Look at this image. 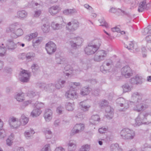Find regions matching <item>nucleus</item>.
<instances>
[{
	"label": "nucleus",
	"mask_w": 151,
	"mask_h": 151,
	"mask_svg": "<svg viewBox=\"0 0 151 151\" xmlns=\"http://www.w3.org/2000/svg\"><path fill=\"white\" fill-rule=\"evenodd\" d=\"M19 26L18 23H17L12 24L6 29L7 32L12 33L11 35L12 37L16 38L23 34V30L21 28H18Z\"/></svg>",
	"instance_id": "nucleus-1"
},
{
	"label": "nucleus",
	"mask_w": 151,
	"mask_h": 151,
	"mask_svg": "<svg viewBox=\"0 0 151 151\" xmlns=\"http://www.w3.org/2000/svg\"><path fill=\"white\" fill-rule=\"evenodd\" d=\"M122 138L125 139H132L135 136L134 132L128 128L123 129L120 132Z\"/></svg>",
	"instance_id": "nucleus-2"
},
{
	"label": "nucleus",
	"mask_w": 151,
	"mask_h": 151,
	"mask_svg": "<svg viewBox=\"0 0 151 151\" xmlns=\"http://www.w3.org/2000/svg\"><path fill=\"white\" fill-rule=\"evenodd\" d=\"M93 60L97 62H100L104 60L106 56V52L104 50H98L95 53Z\"/></svg>",
	"instance_id": "nucleus-3"
},
{
	"label": "nucleus",
	"mask_w": 151,
	"mask_h": 151,
	"mask_svg": "<svg viewBox=\"0 0 151 151\" xmlns=\"http://www.w3.org/2000/svg\"><path fill=\"white\" fill-rule=\"evenodd\" d=\"M45 49L48 54L52 55L56 51L57 46L53 42L49 41L46 44Z\"/></svg>",
	"instance_id": "nucleus-4"
},
{
	"label": "nucleus",
	"mask_w": 151,
	"mask_h": 151,
	"mask_svg": "<svg viewBox=\"0 0 151 151\" xmlns=\"http://www.w3.org/2000/svg\"><path fill=\"white\" fill-rule=\"evenodd\" d=\"M147 116V114L144 113H140L135 119L134 125L135 126H139L142 124H146L145 120Z\"/></svg>",
	"instance_id": "nucleus-5"
},
{
	"label": "nucleus",
	"mask_w": 151,
	"mask_h": 151,
	"mask_svg": "<svg viewBox=\"0 0 151 151\" xmlns=\"http://www.w3.org/2000/svg\"><path fill=\"white\" fill-rule=\"evenodd\" d=\"M79 23L76 20L69 22L66 25V28L69 31H73L76 30L79 26Z\"/></svg>",
	"instance_id": "nucleus-6"
},
{
	"label": "nucleus",
	"mask_w": 151,
	"mask_h": 151,
	"mask_svg": "<svg viewBox=\"0 0 151 151\" xmlns=\"http://www.w3.org/2000/svg\"><path fill=\"white\" fill-rule=\"evenodd\" d=\"M121 72L122 75L126 78H129L132 74L131 68L127 65L124 66L121 69Z\"/></svg>",
	"instance_id": "nucleus-7"
},
{
	"label": "nucleus",
	"mask_w": 151,
	"mask_h": 151,
	"mask_svg": "<svg viewBox=\"0 0 151 151\" xmlns=\"http://www.w3.org/2000/svg\"><path fill=\"white\" fill-rule=\"evenodd\" d=\"M14 39L13 37L8 39L6 42V47L9 50H13L17 47V44L14 42Z\"/></svg>",
	"instance_id": "nucleus-8"
},
{
	"label": "nucleus",
	"mask_w": 151,
	"mask_h": 151,
	"mask_svg": "<svg viewBox=\"0 0 151 151\" xmlns=\"http://www.w3.org/2000/svg\"><path fill=\"white\" fill-rule=\"evenodd\" d=\"M84 125L83 124H76L72 129L70 132V135L73 136L81 132L84 129Z\"/></svg>",
	"instance_id": "nucleus-9"
},
{
	"label": "nucleus",
	"mask_w": 151,
	"mask_h": 151,
	"mask_svg": "<svg viewBox=\"0 0 151 151\" xmlns=\"http://www.w3.org/2000/svg\"><path fill=\"white\" fill-rule=\"evenodd\" d=\"M21 76L20 80L22 82H27L29 79L30 74L27 71L24 70H22L20 73Z\"/></svg>",
	"instance_id": "nucleus-10"
},
{
	"label": "nucleus",
	"mask_w": 151,
	"mask_h": 151,
	"mask_svg": "<svg viewBox=\"0 0 151 151\" xmlns=\"http://www.w3.org/2000/svg\"><path fill=\"white\" fill-rule=\"evenodd\" d=\"M83 39L80 37H77L73 39V40H70V43L71 46L74 48H76L77 46H81Z\"/></svg>",
	"instance_id": "nucleus-11"
},
{
	"label": "nucleus",
	"mask_w": 151,
	"mask_h": 151,
	"mask_svg": "<svg viewBox=\"0 0 151 151\" xmlns=\"http://www.w3.org/2000/svg\"><path fill=\"white\" fill-rule=\"evenodd\" d=\"M9 124L12 128L16 129L19 127L21 125L19 119H17L14 117L11 118L9 121Z\"/></svg>",
	"instance_id": "nucleus-12"
},
{
	"label": "nucleus",
	"mask_w": 151,
	"mask_h": 151,
	"mask_svg": "<svg viewBox=\"0 0 151 151\" xmlns=\"http://www.w3.org/2000/svg\"><path fill=\"white\" fill-rule=\"evenodd\" d=\"M142 95L140 93L136 92L132 93V99L134 100V102H136L138 104L142 102Z\"/></svg>",
	"instance_id": "nucleus-13"
},
{
	"label": "nucleus",
	"mask_w": 151,
	"mask_h": 151,
	"mask_svg": "<svg viewBox=\"0 0 151 151\" xmlns=\"http://www.w3.org/2000/svg\"><path fill=\"white\" fill-rule=\"evenodd\" d=\"M97 50L94 47L91 43H89L88 45L85 48L84 51L85 53L88 55H91L93 54L97 51Z\"/></svg>",
	"instance_id": "nucleus-14"
},
{
	"label": "nucleus",
	"mask_w": 151,
	"mask_h": 151,
	"mask_svg": "<svg viewBox=\"0 0 151 151\" xmlns=\"http://www.w3.org/2000/svg\"><path fill=\"white\" fill-rule=\"evenodd\" d=\"M65 96L67 98L72 99H77L78 97V95L76 93V91L71 88L66 93Z\"/></svg>",
	"instance_id": "nucleus-15"
},
{
	"label": "nucleus",
	"mask_w": 151,
	"mask_h": 151,
	"mask_svg": "<svg viewBox=\"0 0 151 151\" xmlns=\"http://www.w3.org/2000/svg\"><path fill=\"white\" fill-rule=\"evenodd\" d=\"M106 65H102L100 66V69L103 73H105L108 72L113 65V63L111 60L106 63Z\"/></svg>",
	"instance_id": "nucleus-16"
},
{
	"label": "nucleus",
	"mask_w": 151,
	"mask_h": 151,
	"mask_svg": "<svg viewBox=\"0 0 151 151\" xmlns=\"http://www.w3.org/2000/svg\"><path fill=\"white\" fill-rule=\"evenodd\" d=\"M143 35H148L146 37V40L147 41H150L151 40V25H149L147 27L144 28L142 31Z\"/></svg>",
	"instance_id": "nucleus-17"
},
{
	"label": "nucleus",
	"mask_w": 151,
	"mask_h": 151,
	"mask_svg": "<svg viewBox=\"0 0 151 151\" xmlns=\"http://www.w3.org/2000/svg\"><path fill=\"white\" fill-rule=\"evenodd\" d=\"M142 102L137 104L135 107L134 108V110L138 112L145 110L148 107V105Z\"/></svg>",
	"instance_id": "nucleus-18"
},
{
	"label": "nucleus",
	"mask_w": 151,
	"mask_h": 151,
	"mask_svg": "<svg viewBox=\"0 0 151 151\" xmlns=\"http://www.w3.org/2000/svg\"><path fill=\"white\" fill-rule=\"evenodd\" d=\"M52 111L50 109H46L45 111L43 116L47 122H50L52 119Z\"/></svg>",
	"instance_id": "nucleus-19"
},
{
	"label": "nucleus",
	"mask_w": 151,
	"mask_h": 151,
	"mask_svg": "<svg viewBox=\"0 0 151 151\" xmlns=\"http://www.w3.org/2000/svg\"><path fill=\"white\" fill-rule=\"evenodd\" d=\"M129 82L132 85L141 84L142 83V78L141 77L137 76L130 79Z\"/></svg>",
	"instance_id": "nucleus-20"
},
{
	"label": "nucleus",
	"mask_w": 151,
	"mask_h": 151,
	"mask_svg": "<svg viewBox=\"0 0 151 151\" xmlns=\"http://www.w3.org/2000/svg\"><path fill=\"white\" fill-rule=\"evenodd\" d=\"M125 47L128 50H132L133 52H138L139 50L137 44L135 43H134L133 42H130L128 45H125Z\"/></svg>",
	"instance_id": "nucleus-21"
},
{
	"label": "nucleus",
	"mask_w": 151,
	"mask_h": 151,
	"mask_svg": "<svg viewBox=\"0 0 151 151\" xmlns=\"http://www.w3.org/2000/svg\"><path fill=\"white\" fill-rule=\"evenodd\" d=\"M113 110V109L111 108L109 106H107L106 107L105 111L107 114L106 115V116L107 119H112L114 114Z\"/></svg>",
	"instance_id": "nucleus-22"
},
{
	"label": "nucleus",
	"mask_w": 151,
	"mask_h": 151,
	"mask_svg": "<svg viewBox=\"0 0 151 151\" xmlns=\"http://www.w3.org/2000/svg\"><path fill=\"white\" fill-rule=\"evenodd\" d=\"M116 102L121 107L124 106L126 108L128 107V101L123 98H119L116 100Z\"/></svg>",
	"instance_id": "nucleus-23"
},
{
	"label": "nucleus",
	"mask_w": 151,
	"mask_h": 151,
	"mask_svg": "<svg viewBox=\"0 0 151 151\" xmlns=\"http://www.w3.org/2000/svg\"><path fill=\"white\" fill-rule=\"evenodd\" d=\"M55 60L58 64H63L65 61V58L61 56L58 53H56L55 55Z\"/></svg>",
	"instance_id": "nucleus-24"
},
{
	"label": "nucleus",
	"mask_w": 151,
	"mask_h": 151,
	"mask_svg": "<svg viewBox=\"0 0 151 151\" xmlns=\"http://www.w3.org/2000/svg\"><path fill=\"white\" fill-rule=\"evenodd\" d=\"M100 121V118L98 115H94L91 116L90 120V123L92 124H96L99 123Z\"/></svg>",
	"instance_id": "nucleus-25"
},
{
	"label": "nucleus",
	"mask_w": 151,
	"mask_h": 151,
	"mask_svg": "<svg viewBox=\"0 0 151 151\" xmlns=\"http://www.w3.org/2000/svg\"><path fill=\"white\" fill-rule=\"evenodd\" d=\"M35 133V132L34 130L30 128L24 132V135L27 139H29L31 138L32 136Z\"/></svg>",
	"instance_id": "nucleus-26"
},
{
	"label": "nucleus",
	"mask_w": 151,
	"mask_h": 151,
	"mask_svg": "<svg viewBox=\"0 0 151 151\" xmlns=\"http://www.w3.org/2000/svg\"><path fill=\"white\" fill-rule=\"evenodd\" d=\"M101 41L100 39H96L93 40L92 43L91 44L94 47L98 50L101 45Z\"/></svg>",
	"instance_id": "nucleus-27"
},
{
	"label": "nucleus",
	"mask_w": 151,
	"mask_h": 151,
	"mask_svg": "<svg viewBox=\"0 0 151 151\" xmlns=\"http://www.w3.org/2000/svg\"><path fill=\"white\" fill-rule=\"evenodd\" d=\"M58 6H53L49 9V12L52 15H53L57 14L59 12Z\"/></svg>",
	"instance_id": "nucleus-28"
},
{
	"label": "nucleus",
	"mask_w": 151,
	"mask_h": 151,
	"mask_svg": "<svg viewBox=\"0 0 151 151\" xmlns=\"http://www.w3.org/2000/svg\"><path fill=\"white\" fill-rule=\"evenodd\" d=\"M42 111L40 109L37 108L34 109L31 113V115L33 117H36L41 114Z\"/></svg>",
	"instance_id": "nucleus-29"
},
{
	"label": "nucleus",
	"mask_w": 151,
	"mask_h": 151,
	"mask_svg": "<svg viewBox=\"0 0 151 151\" xmlns=\"http://www.w3.org/2000/svg\"><path fill=\"white\" fill-rule=\"evenodd\" d=\"M63 26L62 24L58 23L56 22H53L51 24V27L54 30L60 29L62 28Z\"/></svg>",
	"instance_id": "nucleus-30"
},
{
	"label": "nucleus",
	"mask_w": 151,
	"mask_h": 151,
	"mask_svg": "<svg viewBox=\"0 0 151 151\" xmlns=\"http://www.w3.org/2000/svg\"><path fill=\"white\" fill-rule=\"evenodd\" d=\"M146 1H140L139 4L138 11L139 12H142L145 10Z\"/></svg>",
	"instance_id": "nucleus-31"
},
{
	"label": "nucleus",
	"mask_w": 151,
	"mask_h": 151,
	"mask_svg": "<svg viewBox=\"0 0 151 151\" xmlns=\"http://www.w3.org/2000/svg\"><path fill=\"white\" fill-rule=\"evenodd\" d=\"M27 15V12L24 10L19 11L17 12L18 17L21 19L26 18Z\"/></svg>",
	"instance_id": "nucleus-32"
},
{
	"label": "nucleus",
	"mask_w": 151,
	"mask_h": 151,
	"mask_svg": "<svg viewBox=\"0 0 151 151\" xmlns=\"http://www.w3.org/2000/svg\"><path fill=\"white\" fill-rule=\"evenodd\" d=\"M110 151H122V149L120 148L117 144H112L110 146Z\"/></svg>",
	"instance_id": "nucleus-33"
},
{
	"label": "nucleus",
	"mask_w": 151,
	"mask_h": 151,
	"mask_svg": "<svg viewBox=\"0 0 151 151\" xmlns=\"http://www.w3.org/2000/svg\"><path fill=\"white\" fill-rule=\"evenodd\" d=\"M90 91V88L89 87H83L81 90V93L83 95H87L89 93Z\"/></svg>",
	"instance_id": "nucleus-34"
},
{
	"label": "nucleus",
	"mask_w": 151,
	"mask_h": 151,
	"mask_svg": "<svg viewBox=\"0 0 151 151\" xmlns=\"http://www.w3.org/2000/svg\"><path fill=\"white\" fill-rule=\"evenodd\" d=\"M43 131L47 139H50L52 137V132L48 129H44Z\"/></svg>",
	"instance_id": "nucleus-35"
},
{
	"label": "nucleus",
	"mask_w": 151,
	"mask_h": 151,
	"mask_svg": "<svg viewBox=\"0 0 151 151\" xmlns=\"http://www.w3.org/2000/svg\"><path fill=\"white\" fill-rule=\"evenodd\" d=\"M123 92L125 93L129 92L132 89V86H130L128 83H125L122 86Z\"/></svg>",
	"instance_id": "nucleus-36"
},
{
	"label": "nucleus",
	"mask_w": 151,
	"mask_h": 151,
	"mask_svg": "<svg viewBox=\"0 0 151 151\" xmlns=\"http://www.w3.org/2000/svg\"><path fill=\"white\" fill-rule=\"evenodd\" d=\"M80 106L82 110L84 111H88V109L90 107L89 105H87L85 103V101L81 102L80 103Z\"/></svg>",
	"instance_id": "nucleus-37"
},
{
	"label": "nucleus",
	"mask_w": 151,
	"mask_h": 151,
	"mask_svg": "<svg viewBox=\"0 0 151 151\" xmlns=\"http://www.w3.org/2000/svg\"><path fill=\"white\" fill-rule=\"evenodd\" d=\"M19 120L20 121L21 124H22L23 125H25L28 123L29 119L26 117L23 114L21 115Z\"/></svg>",
	"instance_id": "nucleus-38"
},
{
	"label": "nucleus",
	"mask_w": 151,
	"mask_h": 151,
	"mask_svg": "<svg viewBox=\"0 0 151 151\" xmlns=\"http://www.w3.org/2000/svg\"><path fill=\"white\" fill-rule=\"evenodd\" d=\"M65 82V81L59 80L58 81L57 83L55 85V87L57 89H60L64 87Z\"/></svg>",
	"instance_id": "nucleus-39"
},
{
	"label": "nucleus",
	"mask_w": 151,
	"mask_h": 151,
	"mask_svg": "<svg viewBox=\"0 0 151 151\" xmlns=\"http://www.w3.org/2000/svg\"><path fill=\"white\" fill-rule=\"evenodd\" d=\"M76 148V146L75 143L70 142L68 144V149L69 151H74Z\"/></svg>",
	"instance_id": "nucleus-40"
},
{
	"label": "nucleus",
	"mask_w": 151,
	"mask_h": 151,
	"mask_svg": "<svg viewBox=\"0 0 151 151\" xmlns=\"http://www.w3.org/2000/svg\"><path fill=\"white\" fill-rule=\"evenodd\" d=\"M63 12L65 15H69L77 13V11L75 9H67L64 10Z\"/></svg>",
	"instance_id": "nucleus-41"
},
{
	"label": "nucleus",
	"mask_w": 151,
	"mask_h": 151,
	"mask_svg": "<svg viewBox=\"0 0 151 151\" xmlns=\"http://www.w3.org/2000/svg\"><path fill=\"white\" fill-rule=\"evenodd\" d=\"M37 32L31 33L30 35H26L25 37L26 39L27 40L29 41L33 38L37 37Z\"/></svg>",
	"instance_id": "nucleus-42"
},
{
	"label": "nucleus",
	"mask_w": 151,
	"mask_h": 151,
	"mask_svg": "<svg viewBox=\"0 0 151 151\" xmlns=\"http://www.w3.org/2000/svg\"><path fill=\"white\" fill-rule=\"evenodd\" d=\"M44 33H47L50 31V26L49 25L44 24L41 27Z\"/></svg>",
	"instance_id": "nucleus-43"
},
{
	"label": "nucleus",
	"mask_w": 151,
	"mask_h": 151,
	"mask_svg": "<svg viewBox=\"0 0 151 151\" xmlns=\"http://www.w3.org/2000/svg\"><path fill=\"white\" fill-rule=\"evenodd\" d=\"M90 150V145L86 144L82 146L79 151H89Z\"/></svg>",
	"instance_id": "nucleus-44"
},
{
	"label": "nucleus",
	"mask_w": 151,
	"mask_h": 151,
	"mask_svg": "<svg viewBox=\"0 0 151 151\" xmlns=\"http://www.w3.org/2000/svg\"><path fill=\"white\" fill-rule=\"evenodd\" d=\"M99 21L101 24L100 26L104 27L106 28H107L109 27L108 24L103 18L99 19Z\"/></svg>",
	"instance_id": "nucleus-45"
},
{
	"label": "nucleus",
	"mask_w": 151,
	"mask_h": 151,
	"mask_svg": "<svg viewBox=\"0 0 151 151\" xmlns=\"http://www.w3.org/2000/svg\"><path fill=\"white\" fill-rule=\"evenodd\" d=\"M47 84H46L45 83H38L37 86L39 88L42 89H44L46 91H47Z\"/></svg>",
	"instance_id": "nucleus-46"
},
{
	"label": "nucleus",
	"mask_w": 151,
	"mask_h": 151,
	"mask_svg": "<svg viewBox=\"0 0 151 151\" xmlns=\"http://www.w3.org/2000/svg\"><path fill=\"white\" fill-rule=\"evenodd\" d=\"M65 106L67 110L68 111H72L73 109L74 105L70 103H67Z\"/></svg>",
	"instance_id": "nucleus-47"
},
{
	"label": "nucleus",
	"mask_w": 151,
	"mask_h": 151,
	"mask_svg": "<svg viewBox=\"0 0 151 151\" xmlns=\"http://www.w3.org/2000/svg\"><path fill=\"white\" fill-rule=\"evenodd\" d=\"M109 12L111 13H116L117 12H121L124 14L125 13V12L124 11H123L119 9H117L116 8L114 7L111 8L109 10Z\"/></svg>",
	"instance_id": "nucleus-48"
},
{
	"label": "nucleus",
	"mask_w": 151,
	"mask_h": 151,
	"mask_svg": "<svg viewBox=\"0 0 151 151\" xmlns=\"http://www.w3.org/2000/svg\"><path fill=\"white\" fill-rule=\"evenodd\" d=\"M35 56V54L32 52L28 53L26 55V57L28 59L32 60Z\"/></svg>",
	"instance_id": "nucleus-49"
},
{
	"label": "nucleus",
	"mask_w": 151,
	"mask_h": 151,
	"mask_svg": "<svg viewBox=\"0 0 151 151\" xmlns=\"http://www.w3.org/2000/svg\"><path fill=\"white\" fill-rule=\"evenodd\" d=\"M142 149H144L145 151H151V146L147 143H145Z\"/></svg>",
	"instance_id": "nucleus-50"
},
{
	"label": "nucleus",
	"mask_w": 151,
	"mask_h": 151,
	"mask_svg": "<svg viewBox=\"0 0 151 151\" xmlns=\"http://www.w3.org/2000/svg\"><path fill=\"white\" fill-rule=\"evenodd\" d=\"M22 94V93H18L17 94L16 96V99L17 101L19 102H22L24 100V99Z\"/></svg>",
	"instance_id": "nucleus-51"
},
{
	"label": "nucleus",
	"mask_w": 151,
	"mask_h": 151,
	"mask_svg": "<svg viewBox=\"0 0 151 151\" xmlns=\"http://www.w3.org/2000/svg\"><path fill=\"white\" fill-rule=\"evenodd\" d=\"M31 68L32 72L35 73L39 68V67L37 64L34 63L31 66Z\"/></svg>",
	"instance_id": "nucleus-52"
},
{
	"label": "nucleus",
	"mask_w": 151,
	"mask_h": 151,
	"mask_svg": "<svg viewBox=\"0 0 151 151\" xmlns=\"http://www.w3.org/2000/svg\"><path fill=\"white\" fill-rule=\"evenodd\" d=\"M34 106L37 108H39V109L43 108L44 107V105L43 103L42 102L39 103L38 101H37L34 104Z\"/></svg>",
	"instance_id": "nucleus-53"
},
{
	"label": "nucleus",
	"mask_w": 151,
	"mask_h": 151,
	"mask_svg": "<svg viewBox=\"0 0 151 151\" xmlns=\"http://www.w3.org/2000/svg\"><path fill=\"white\" fill-rule=\"evenodd\" d=\"M6 51V49L5 47H2L0 46V56H3L4 55Z\"/></svg>",
	"instance_id": "nucleus-54"
},
{
	"label": "nucleus",
	"mask_w": 151,
	"mask_h": 151,
	"mask_svg": "<svg viewBox=\"0 0 151 151\" xmlns=\"http://www.w3.org/2000/svg\"><path fill=\"white\" fill-rule=\"evenodd\" d=\"M50 148L49 144L46 145L41 150V151H50Z\"/></svg>",
	"instance_id": "nucleus-55"
},
{
	"label": "nucleus",
	"mask_w": 151,
	"mask_h": 151,
	"mask_svg": "<svg viewBox=\"0 0 151 151\" xmlns=\"http://www.w3.org/2000/svg\"><path fill=\"white\" fill-rule=\"evenodd\" d=\"M5 131L3 129H0V139H2L6 136Z\"/></svg>",
	"instance_id": "nucleus-56"
},
{
	"label": "nucleus",
	"mask_w": 151,
	"mask_h": 151,
	"mask_svg": "<svg viewBox=\"0 0 151 151\" xmlns=\"http://www.w3.org/2000/svg\"><path fill=\"white\" fill-rule=\"evenodd\" d=\"M56 22L58 23L62 24V25L64 26L65 23H64L63 19L62 17H59L57 19Z\"/></svg>",
	"instance_id": "nucleus-57"
},
{
	"label": "nucleus",
	"mask_w": 151,
	"mask_h": 151,
	"mask_svg": "<svg viewBox=\"0 0 151 151\" xmlns=\"http://www.w3.org/2000/svg\"><path fill=\"white\" fill-rule=\"evenodd\" d=\"M41 13L42 10L40 9L35 11L34 17H38L41 14Z\"/></svg>",
	"instance_id": "nucleus-58"
},
{
	"label": "nucleus",
	"mask_w": 151,
	"mask_h": 151,
	"mask_svg": "<svg viewBox=\"0 0 151 151\" xmlns=\"http://www.w3.org/2000/svg\"><path fill=\"white\" fill-rule=\"evenodd\" d=\"M47 90L52 89H54L55 87V86L52 83H50L47 85Z\"/></svg>",
	"instance_id": "nucleus-59"
},
{
	"label": "nucleus",
	"mask_w": 151,
	"mask_h": 151,
	"mask_svg": "<svg viewBox=\"0 0 151 151\" xmlns=\"http://www.w3.org/2000/svg\"><path fill=\"white\" fill-rule=\"evenodd\" d=\"M107 128L105 127H102L99 129V132L100 133L103 134L105 133L106 131Z\"/></svg>",
	"instance_id": "nucleus-60"
},
{
	"label": "nucleus",
	"mask_w": 151,
	"mask_h": 151,
	"mask_svg": "<svg viewBox=\"0 0 151 151\" xmlns=\"http://www.w3.org/2000/svg\"><path fill=\"white\" fill-rule=\"evenodd\" d=\"M12 137V136L9 137V138H8L6 140V144L9 146H10L12 145L13 142L12 141V140L10 139V138Z\"/></svg>",
	"instance_id": "nucleus-61"
},
{
	"label": "nucleus",
	"mask_w": 151,
	"mask_h": 151,
	"mask_svg": "<svg viewBox=\"0 0 151 151\" xmlns=\"http://www.w3.org/2000/svg\"><path fill=\"white\" fill-rule=\"evenodd\" d=\"M40 40L39 39H38L36 40H33L32 41L33 45L34 47H35V45H36L40 44Z\"/></svg>",
	"instance_id": "nucleus-62"
},
{
	"label": "nucleus",
	"mask_w": 151,
	"mask_h": 151,
	"mask_svg": "<svg viewBox=\"0 0 151 151\" xmlns=\"http://www.w3.org/2000/svg\"><path fill=\"white\" fill-rule=\"evenodd\" d=\"M63 107L61 106H60L57 108V111L60 114L62 113V111H63Z\"/></svg>",
	"instance_id": "nucleus-63"
},
{
	"label": "nucleus",
	"mask_w": 151,
	"mask_h": 151,
	"mask_svg": "<svg viewBox=\"0 0 151 151\" xmlns=\"http://www.w3.org/2000/svg\"><path fill=\"white\" fill-rule=\"evenodd\" d=\"M72 83L73 85L70 88L73 89L75 88L76 86H80V83L79 82H73Z\"/></svg>",
	"instance_id": "nucleus-64"
}]
</instances>
